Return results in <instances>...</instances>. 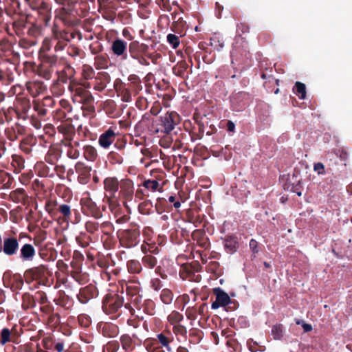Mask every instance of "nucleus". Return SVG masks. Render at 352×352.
<instances>
[{"mask_svg": "<svg viewBox=\"0 0 352 352\" xmlns=\"http://www.w3.org/2000/svg\"><path fill=\"white\" fill-rule=\"evenodd\" d=\"M51 282L50 278L45 276V287H47L45 291V314H50L54 311V307L51 302H54L56 305L63 307H68L67 305L71 301V298L69 295H66L65 292L63 290H57L60 287L59 280H57L53 287H51Z\"/></svg>", "mask_w": 352, "mask_h": 352, "instance_id": "nucleus-1", "label": "nucleus"}, {"mask_svg": "<svg viewBox=\"0 0 352 352\" xmlns=\"http://www.w3.org/2000/svg\"><path fill=\"white\" fill-rule=\"evenodd\" d=\"M129 53L131 58L135 60L142 66L150 65L147 59H150L153 63L156 64L157 59L161 56L159 54L149 52V46L137 40L129 43Z\"/></svg>", "mask_w": 352, "mask_h": 352, "instance_id": "nucleus-2", "label": "nucleus"}, {"mask_svg": "<svg viewBox=\"0 0 352 352\" xmlns=\"http://www.w3.org/2000/svg\"><path fill=\"white\" fill-rule=\"evenodd\" d=\"M57 257V251L53 247V243L47 242L45 243V261H51L49 265H45V276L50 278L52 283H54V278L58 279L60 274L59 270H64L66 268V264L61 260H58L56 263H54Z\"/></svg>", "mask_w": 352, "mask_h": 352, "instance_id": "nucleus-3", "label": "nucleus"}, {"mask_svg": "<svg viewBox=\"0 0 352 352\" xmlns=\"http://www.w3.org/2000/svg\"><path fill=\"white\" fill-rule=\"evenodd\" d=\"M120 244L125 248H132L137 246L141 241L140 226L135 223L130 224L126 229L117 232Z\"/></svg>", "mask_w": 352, "mask_h": 352, "instance_id": "nucleus-4", "label": "nucleus"}, {"mask_svg": "<svg viewBox=\"0 0 352 352\" xmlns=\"http://www.w3.org/2000/svg\"><path fill=\"white\" fill-rule=\"evenodd\" d=\"M181 122L180 116L175 111H168L153 122L155 133L169 134Z\"/></svg>", "mask_w": 352, "mask_h": 352, "instance_id": "nucleus-5", "label": "nucleus"}, {"mask_svg": "<svg viewBox=\"0 0 352 352\" xmlns=\"http://www.w3.org/2000/svg\"><path fill=\"white\" fill-rule=\"evenodd\" d=\"M119 197L122 202L123 206L126 208L128 213L131 212V208L129 205L134 199V184L129 178L120 180Z\"/></svg>", "mask_w": 352, "mask_h": 352, "instance_id": "nucleus-6", "label": "nucleus"}, {"mask_svg": "<svg viewBox=\"0 0 352 352\" xmlns=\"http://www.w3.org/2000/svg\"><path fill=\"white\" fill-rule=\"evenodd\" d=\"M124 304L123 296L109 293L102 300V309L108 315L117 314Z\"/></svg>", "mask_w": 352, "mask_h": 352, "instance_id": "nucleus-7", "label": "nucleus"}, {"mask_svg": "<svg viewBox=\"0 0 352 352\" xmlns=\"http://www.w3.org/2000/svg\"><path fill=\"white\" fill-rule=\"evenodd\" d=\"M59 205L56 195L50 192L47 198L45 199V212L48 214V217L45 216V223L52 224L56 222L58 226V221L60 219V217L58 215Z\"/></svg>", "mask_w": 352, "mask_h": 352, "instance_id": "nucleus-8", "label": "nucleus"}, {"mask_svg": "<svg viewBox=\"0 0 352 352\" xmlns=\"http://www.w3.org/2000/svg\"><path fill=\"white\" fill-rule=\"evenodd\" d=\"M66 340L59 333L45 332V352H65Z\"/></svg>", "mask_w": 352, "mask_h": 352, "instance_id": "nucleus-9", "label": "nucleus"}, {"mask_svg": "<svg viewBox=\"0 0 352 352\" xmlns=\"http://www.w3.org/2000/svg\"><path fill=\"white\" fill-rule=\"evenodd\" d=\"M64 69V63L56 55L45 54V80L53 78Z\"/></svg>", "mask_w": 352, "mask_h": 352, "instance_id": "nucleus-10", "label": "nucleus"}, {"mask_svg": "<svg viewBox=\"0 0 352 352\" xmlns=\"http://www.w3.org/2000/svg\"><path fill=\"white\" fill-rule=\"evenodd\" d=\"M111 50L113 54L123 62L129 60L130 55H128L129 45L124 40L116 38L114 39L111 45Z\"/></svg>", "mask_w": 352, "mask_h": 352, "instance_id": "nucleus-11", "label": "nucleus"}, {"mask_svg": "<svg viewBox=\"0 0 352 352\" xmlns=\"http://www.w3.org/2000/svg\"><path fill=\"white\" fill-rule=\"evenodd\" d=\"M153 342H156L160 345L162 348H164L167 352H172L173 348L171 344L175 340V337L170 329L166 328L160 333L155 335V338H152Z\"/></svg>", "mask_w": 352, "mask_h": 352, "instance_id": "nucleus-12", "label": "nucleus"}, {"mask_svg": "<svg viewBox=\"0 0 352 352\" xmlns=\"http://www.w3.org/2000/svg\"><path fill=\"white\" fill-rule=\"evenodd\" d=\"M80 204L83 213L87 216L92 217L96 219L102 217V212L100 208L90 197L82 198Z\"/></svg>", "mask_w": 352, "mask_h": 352, "instance_id": "nucleus-13", "label": "nucleus"}, {"mask_svg": "<svg viewBox=\"0 0 352 352\" xmlns=\"http://www.w3.org/2000/svg\"><path fill=\"white\" fill-rule=\"evenodd\" d=\"M98 295L97 287L93 284H89L79 289V292L76 294V296L80 303L86 304L91 299L96 298Z\"/></svg>", "mask_w": 352, "mask_h": 352, "instance_id": "nucleus-14", "label": "nucleus"}, {"mask_svg": "<svg viewBox=\"0 0 352 352\" xmlns=\"http://www.w3.org/2000/svg\"><path fill=\"white\" fill-rule=\"evenodd\" d=\"M52 34L50 38H45V52L54 45L56 51L63 50L65 45V41L60 40L63 38L62 32L52 28Z\"/></svg>", "mask_w": 352, "mask_h": 352, "instance_id": "nucleus-15", "label": "nucleus"}, {"mask_svg": "<svg viewBox=\"0 0 352 352\" xmlns=\"http://www.w3.org/2000/svg\"><path fill=\"white\" fill-rule=\"evenodd\" d=\"M213 294L216 296V300L212 303L211 307L212 309H218L219 307H225L229 304L231 298L228 294L220 287L214 288Z\"/></svg>", "mask_w": 352, "mask_h": 352, "instance_id": "nucleus-16", "label": "nucleus"}, {"mask_svg": "<svg viewBox=\"0 0 352 352\" xmlns=\"http://www.w3.org/2000/svg\"><path fill=\"white\" fill-rule=\"evenodd\" d=\"M116 133L115 130L110 127L102 133L98 138V144L104 149H108L112 143L115 141Z\"/></svg>", "mask_w": 352, "mask_h": 352, "instance_id": "nucleus-17", "label": "nucleus"}, {"mask_svg": "<svg viewBox=\"0 0 352 352\" xmlns=\"http://www.w3.org/2000/svg\"><path fill=\"white\" fill-rule=\"evenodd\" d=\"M75 168L76 173H78V182L83 185L88 184L90 180L91 168L85 166L82 162H78L75 166Z\"/></svg>", "mask_w": 352, "mask_h": 352, "instance_id": "nucleus-18", "label": "nucleus"}, {"mask_svg": "<svg viewBox=\"0 0 352 352\" xmlns=\"http://www.w3.org/2000/svg\"><path fill=\"white\" fill-rule=\"evenodd\" d=\"M192 239L196 241L197 245L204 250H208L210 247V243L207 236L205 230L197 229L192 232Z\"/></svg>", "mask_w": 352, "mask_h": 352, "instance_id": "nucleus-19", "label": "nucleus"}, {"mask_svg": "<svg viewBox=\"0 0 352 352\" xmlns=\"http://www.w3.org/2000/svg\"><path fill=\"white\" fill-rule=\"evenodd\" d=\"M103 184L104 190L109 193V196H114L118 191L120 181L116 177H108L104 179Z\"/></svg>", "mask_w": 352, "mask_h": 352, "instance_id": "nucleus-20", "label": "nucleus"}, {"mask_svg": "<svg viewBox=\"0 0 352 352\" xmlns=\"http://www.w3.org/2000/svg\"><path fill=\"white\" fill-rule=\"evenodd\" d=\"M61 155L60 146L58 144H51L47 153L45 155V162H48L51 166L55 165Z\"/></svg>", "mask_w": 352, "mask_h": 352, "instance_id": "nucleus-21", "label": "nucleus"}, {"mask_svg": "<svg viewBox=\"0 0 352 352\" xmlns=\"http://www.w3.org/2000/svg\"><path fill=\"white\" fill-rule=\"evenodd\" d=\"M201 267L198 262L183 264L179 270V276L183 280H187L192 271L199 272Z\"/></svg>", "mask_w": 352, "mask_h": 352, "instance_id": "nucleus-22", "label": "nucleus"}, {"mask_svg": "<svg viewBox=\"0 0 352 352\" xmlns=\"http://www.w3.org/2000/svg\"><path fill=\"white\" fill-rule=\"evenodd\" d=\"M223 245L227 253L232 254L235 252L239 248L237 238L232 235L226 236L223 239Z\"/></svg>", "mask_w": 352, "mask_h": 352, "instance_id": "nucleus-23", "label": "nucleus"}, {"mask_svg": "<svg viewBox=\"0 0 352 352\" xmlns=\"http://www.w3.org/2000/svg\"><path fill=\"white\" fill-rule=\"evenodd\" d=\"M69 89L72 94V99L74 102L81 97L88 90L85 89L81 83L71 82L69 85Z\"/></svg>", "mask_w": 352, "mask_h": 352, "instance_id": "nucleus-24", "label": "nucleus"}, {"mask_svg": "<svg viewBox=\"0 0 352 352\" xmlns=\"http://www.w3.org/2000/svg\"><path fill=\"white\" fill-rule=\"evenodd\" d=\"M74 74V69L69 65L64 64V69L57 75H53L54 80H56L60 83H65Z\"/></svg>", "mask_w": 352, "mask_h": 352, "instance_id": "nucleus-25", "label": "nucleus"}, {"mask_svg": "<svg viewBox=\"0 0 352 352\" xmlns=\"http://www.w3.org/2000/svg\"><path fill=\"white\" fill-rule=\"evenodd\" d=\"M18 249V242L14 238H7L3 241V252L7 255H12Z\"/></svg>", "mask_w": 352, "mask_h": 352, "instance_id": "nucleus-26", "label": "nucleus"}, {"mask_svg": "<svg viewBox=\"0 0 352 352\" xmlns=\"http://www.w3.org/2000/svg\"><path fill=\"white\" fill-rule=\"evenodd\" d=\"M128 300L129 302H127L124 304V307L126 309H129L130 313L131 314H133L135 310L132 307L131 305H133L134 307H135L137 309H140L141 308V306H142V296L140 294H138L134 296H131V298H128Z\"/></svg>", "mask_w": 352, "mask_h": 352, "instance_id": "nucleus-27", "label": "nucleus"}, {"mask_svg": "<svg viewBox=\"0 0 352 352\" xmlns=\"http://www.w3.org/2000/svg\"><path fill=\"white\" fill-rule=\"evenodd\" d=\"M83 150V156L89 162H95L98 157V151L96 148L91 144H85L82 147Z\"/></svg>", "mask_w": 352, "mask_h": 352, "instance_id": "nucleus-28", "label": "nucleus"}, {"mask_svg": "<svg viewBox=\"0 0 352 352\" xmlns=\"http://www.w3.org/2000/svg\"><path fill=\"white\" fill-rule=\"evenodd\" d=\"M122 349L126 351H132L135 345V340L133 339L129 334L124 333L120 338Z\"/></svg>", "mask_w": 352, "mask_h": 352, "instance_id": "nucleus-29", "label": "nucleus"}, {"mask_svg": "<svg viewBox=\"0 0 352 352\" xmlns=\"http://www.w3.org/2000/svg\"><path fill=\"white\" fill-rule=\"evenodd\" d=\"M128 80L129 82V86L135 94H138L142 89V80L138 75H129Z\"/></svg>", "mask_w": 352, "mask_h": 352, "instance_id": "nucleus-30", "label": "nucleus"}, {"mask_svg": "<svg viewBox=\"0 0 352 352\" xmlns=\"http://www.w3.org/2000/svg\"><path fill=\"white\" fill-rule=\"evenodd\" d=\"M107 225H110L111 226H112V225L109 222H105L100 225L98 222L96 221L89 220L86 221L85 224V228L87 233L90 234H95L99 231L100 228L104 227Z\"/></svg>", "mask_w": 352, "mask_h": 352, "instance_id": "nucleus-31", "label": "nucleus"}, {"mask_svg": "<svg viewBox=\"0 0 352 352\" xmlns=\"http://www.w3.org/2000/svg\"><path fill=\"white\" fill-rule=\"evenodd\" d=\"M57 129L58 132L65 136V141L72 140L75 135L74 127L70 124H61L57 126Z\"/></svg>", "mask_w": 352, "mask_h": 352, "instance_id": "nucleus-32", "label": "nucleus"}, {"mask_svg": "<svg viewBox=\"0 0 352 352\" xmlns=\"http://www.w3.org/2000/svg\"><path fill=\"white\" fill-rule=\"evenodd\" d=\"M94 101V98L92 96V94L90 93L89 91H87L85 92L81 97H80L78 100L76 102H78L79 103H82L83 104H85L87 106V109L91 112H94L95 107L93 105Z\"/></svg>", "mask_w": 352, "mask_h": 352, "instance_id": "nucleus-33", "label": "nucleus"}, {"mask_svg": "<svg viewBox=\"0 0 352 352\" xmlns=\"http://www.w3.org/2000/svg\"><path fill=\"white\" fill-rule=\"evenodd\" d=\"M70 277L73 281L78 285H82L87 282L88 275L86 273H82V270H72L70 272Z\"/></svg>", "mask_w": 352, "mask_h": 352, "instance_id": "nucleus-34", "label": "nucleus"}, {"mask_svg": "<svg viewBox=\"0 0 352 352\" xmlns=\"http://www.w3.org/2000/svg\"><path fill=\"white\" fill-rule=\"evenodd\" d=\"M83 261V254L80 251L75 250L73 253L72 260L70 263L72 270H82Z\"/></svg>", "mask_w": 352, "mask_h": 352, "instance_id": "nucleus-35", "label": "nucleus"}, {"mask_svg": "<svg viewBox=\"0 0 352 352\" xmlns=\"http://www.w3.org/2000/svg\"><path fill=\"white\" fill-rule=\"evenodd\" d=\"M60 324V316L58 313L50 315L47 321L45 322V327L47 329L51 330L50 333H54L56 329L58 327Z\"/></svg>", "mask_w": 352, "mask_h": 352, "instance_id": "nucleus-36", "label": "nucleus"}, {"mask_svg": "<svg viewBox=\"0 0 352 352\" xmlns=\"http://www.w3.org/2000/svg\"><path fill=\"white\" fill-rule=\"evenodd\" d=\"M58 215L65 222L71 221L72 208L69 204H60L58 207Z\"/></svg>", "mask_w": 352, "mask_h": 352, "instance_id": "nucleus-37", "label": "nucleus"}, {"mask_svg": "<svg viewBox=\"0 0 352 352\" xmlns=\"http://www.w3.org/2000/svg\"><path fill=\"white\" fill-rule=\"evenodd\" d=\"M188 67V64L186 60H180L175 66H174L173 71L176 76L185 78L186 76V73Z\"/></svg>", "mask_w": 352, "mask_h": 352, "instance_id": "nucleus-38", "label": "nucleus"}, {"mask_svg": "<svg viewBox=\"0 0 352 352\" xmlns=\"http://www.w3.org/2000/svg\"><path fill=\"white\" fill-rule=\"evenodd\" d=\"M52 166V172L50 173V168L45 166V178L53 177L54 175H57L58 177H62V175L65 171V168L63 166H58L56 164Z\"/></svg>", "mask_w": 352, "mask_h": 352, "instance_id": "nucleus-39", "label": "nucleus"}, {"mask_svg": "<svg viewBox=\"0 0 352 352\" xmlns=\"http://www.w3.org/2000/svg\"><path fill=\"white\" fill-rule=\"evenodd\" d=\"M102 330V334L109 338H114L119 333L118 327L113 324H104Z\"/></svg>", "mask_w": 352, "mask_h": 352, "instance_id": "nucleus-40", "label": "nucleus"}, {"mask_svg": "<svg viewBox=\"0 0 352 352\" xmlns=\"http://www.w3.org/2000/svg\"><path fill=\"white\" fill-rule=\"evenodd\" d=\"M126 268L130 274H138L142 271L141 263L135 259H131L127 261Z\"/></svg>", "mask_w": 352, "mask_h": 352, "instance_id": "nucleus-41", "label": "nucleus"}, {"mask_svg": "<svg viewBox=\"0 0 352 352\" xmlns=\"http://www.w3.org/2000/svg\"><path fill=\"white\" fill-rule=\"evenodd\" d=\"M171 331L173 335L176 336L177 340L179 342H180L179 336L184 339H186L187 338V329L184 325L182 324L173 326Z\"/></svg>", "mask_w": 352, "mask_h": 352, "instance_id": "nucleus-42", "label": "nucleus"}, {"mask_svg": "<svg viewBox=\"0 0 352 352\" xmlns=\"http://www.w3.org/2000/svg\"><path fill=\"white\" fill-rule=\"evenodd\" d=\"M174 298L173 292L168 288L162 289L160 298L161 301L166 305H170Z\"/></svg>", "mask_w": 352, "mask_h": 352, "instance_id": "nucleus-43", "label": "nucleus"}, {"mask_svg": "<svg viewBox=\"0 0 352 352\" xmlns=\"http://www.w3.org/2000/svg\"><path fill=\"white\" fill-rule=\"evenodd\" d=\"M189 342L192 344H198L204 337V332L197 328H192L189 333Z\"/></svg>", "mask_w": 352, "mask_h": 352, "instance_id": "nucleus-44", "label": "nucleus"}, {"mask_svg": "<svg viewBox=\"0 0 352 352\" xmlns=\"http://www.w3.org/2000/svg\"><path fill=\"white\" fill-rule=\"evenodd\" d=\"M76 241L80 246L85 248L92 242V239L87 232H81L79 235L76 237Z\"/></svg>", "mask_w": 352, "mask_h": 352, "instance_id": "nucleus-45", "label": "nucleus"}, {"mask_svg": "<svg viewBox=\"0 0 352 352\" xmlns=\"http://www.w3.org/2000/svg\"><path fill=\"white\" fill-rule=\"evenodd\" d=\"M142 263L146 268L153 269L157 264V260L152 254H146L142 258Z\"/></svg>", "mask_w": 352, "mask_h": 352, "instance_id": "nucleus-46", "label": "nucleus"}, {"mask_svg": "<svg viewBox=\"0 0 352 352\" xmlns=\"http://www.w3.org/2000/svg\"><path fill=\"white\" fill-rule=\"evenodd\" d=\"M34 255V249L30 244H25L21 250V258L24 260H31Z\"/></svg>", "mask_w": 352, "mask_h": 352, "instance_id": "nucleus-47", "label": "nucleus"}, {"mask_svg": "<svg viewBox=\"0 0 352 352\" xmlns=\"http://www.w3.org/2000/svg\"><path fill=\"white\" fill-rule=\"evenodd\" d=\"M69 293H76L78 289V285L68 278H63L60 280Z\"/></svg>", "mask_w": 352, "mask_h": 352, "instance_id": "nucleus-48", "label": "nucleus"}, {"mask_svg": "<svg viewBox=\"0 0 352 352\" xmlns=\"http://www.w3.org/2000/svg\"><path fill=\"white\" fill-rule=\"evenodd\" d=\"M294 94L301 100L306 98V87L301 82H296L294 87Z\"/></svg>", "mask_w": 352, "mask_h": 352, "instance_id": "nucleus-49", "label": "nucleus"}, {"mask_svg": "<svg viewBox=\"0 0 352 352\" xmlns=\"http://www.w3.org/2000/svg\"><path fill=\"white\" fill-rule=\"evenodd\" d=\"M96 69H102L107 67L108 57L106 54L98 55L94 58Z\"/></svg>", "mask_w": 352, "mask_h": 352, "instance_id": "nucleus-50", "label": "nucleus"}, {"mask_svg": "<svg viewBox=\"0 0 352 352\" xmlns=\"http://www.w3.org/2000/svg\"><path fill=\"white\" fill-rule=\"evenodd\" d=\"M184 316L182 314L177 311H173L168 316V320L169 323L174 326L175 324H179L183 320Z\"/></svg>", "mask_w": 352, "mask_h": 352, "instance_id": "nucleus-51", "label": "nucleus"}, {"mask_svg": "<svg viewBox=\"0 0 352 352\" xmlns=\"http://www.w3.org/2000/svg\"><path fill=\"white\" fill-rule=\"evenodd\" d=\"M142 306L144 307V311L146 314H147L150 316H153L155 314V304L153 300H151V299L145 300L143 302Z\"/></svg>", "mask_w": 352, "mask_h": 352, "instance_id": "nucleus-52", "label": "nucleus"}, {"mask_svg": "<svg viewBox=\"0 0 352 352\" xmlns=\"http://www.w3.org/2000/svg\"><path fill=\"white\" fill-rule=\"evenodd\" d=\"M142 186L145 188L147 192L149 190L155 192L159 190L160 183L157 180L147 179L143 182Z\"/></svg>", "mask_w": 352, "mask_h": 352, "instance_id": "nucleus-53", "label": "nucleus"}, {"mask_svg": "<svg viewBox=\"0 0 352 352\" xmlns=\"http://www.w3.org/2000/svg\"><path fill=\"white\" fill-rule=\"evenodd\" d=\"M132 282L126 284V293L128 298L140 294V287L138 285H132Z\"/></svg>", "mask_w": 352, "mask_h": 352, "instance_id": "nucleus-54", "label": "nucleus"}, {"mask_svg": "<svg viewBox=\"0 0 352 352\" xmlns=\"http://www.w3.org/2000/svg\"><path fill=\"white\" fill-rule=\"evenodd\" d=\"M51 92L53 94V96L58 98L63 92V87L61 83L56 80H54V83L51 87Z\"/></svg>", "mask_w": 352, "mask_h": 352, "instance_id": "nucleus-55", "label": "nucleus"}, {"mask_svg": "<svg viewBox=\"0 0 352 352\" xmlns=\"http://www.w3.org/2000/svg\"><path fill=\"white\" fill-rule=\"evenodd\" d=\"M108 159L111 164H121L123 162V157L116 151H111L108 154Z\"/></svg>", "mask_w": 352, "mask_h": 352, "instance_id": "nucleus-56", "label": "nucleus"}, {"mask_svg": "<svg viewBox=\"0 0 352 352\" xmlns=\"http://www.w3.org/2000/svg\"><path fill=\"white\" fill-rule=\"evenodd\" d=\"M153 205L151 201L146 200L138 206L139 212L142 214H149Z\"/></svg>", "mask_w": 352, "mask_h": 352, "instance_id": "nucleus-57", "label": "nucleus"}, {"mask_svg": "<svg viewBox=\"0 0 352 352\" xmlns=\"http://www.w3.org/2000/svg\"><path fill=\"white\" fill-rule=\"evenodd\" d=\"M272 334L275 340H280L283 336V327L281 324H276L272 328Z\"/></svg>", "mask_w": 352, "mask_h": 352, "instance_id": "nucleus-58", "label": "nucleus"}, {"mask_svg": "<svg viewBox=\"0 0 352 352\" xmlns=\"http://www.w3.org/2000/svg\"><path fill=\"white\" fill-rule=\"evenodd\" d=\"M105 198L107 199V203L109 206V209L113 211L116 210L120 206V203L117 199L116 195L114 196H108L105 195Z\"/></svg>", "mask_w": 352, "mask_h": 352, "instance_id": "nucleus-59", "label": "nucleus"}, {"mask_svg": "<svg viewBox=\"0 0 352 352\" xmlns=\"http://www.w3.org/2000/svg\"><path fill=\"white\" fill-rule=\"evenodd\" d=\"M65 116L66 115L65 111H63L60 107L57 108L51 114L52 120L55 124H57L58 122L63 120L65 118Z\"/></svg>", "mask_w": 352, "mask_h": 352, "instance_id": "nucleus-60", "label": "nucleus"}, {"mask_svg": "<svg viewBox=\"0 0 352 352\" xmlns=\"http://www.w3.org/2000/svg\"><path fill=\"white\" fill-rule=\"evenodd\" d=\"M250 26L247 23L241 22L236 25V35L241 37L243 34L249 33Z\"/></svg>", "mask_w": 352, "mask_h": 352, "instance_id": "nucleus-61", "label": "nucleus"}, {"mask_svg": "<svg viewBox=\"0 0 352 352\" xmlns=\"http://www.w3.org/2000/svg\"><path fill=\"white\" fill-rule=\"evenodd\" d=\"M82 74L85 79H91L94 76L95 72L91 66L88 65H84L82 67Z\"/></svg>", "mask_w": 352, "mask_h": 352, "instance_id": "nucleus-62", "label": "nucleus"}, {"mask_svg": "<svg viewBox=\"0 0 352 352\" xmlns=\"http://www.w3.org/2000/svg\"><path fill=\"white\" fill-rule=\"evenodd\" d=\"M89 49L91 54H98L102 52L103 45L100 41H96L90 44Z\"/></svg>", "mask_w": 352, "mask_h": 352, "instance_id": "nucleus-63", "label": "nucleus"}, {"mask_svg": "<svg viewBox=\"0 0 352 352\" xmlns=\"http://www.w3.org/2000/svg\"><path fill=\"white\" fill-rule=\"evenodd\" d=\"M167 41L174 49H176L179 45V38L175 34H168L167 35Z\"/></svg>", "mask_w": 352, "mask_h": 352, "instance_id": "nucleus-64", "label": "nucleus"}]
</instances>
